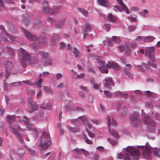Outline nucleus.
Wrapping results in <instances>:
<instances>
[{
  "mask_svg": "<svg viewBox=\"0 0 160 160\" xmlns=\"http://www.w3.org/2000/svg\"><path fill=\"white\" fill-rule=\"evenodd\" d=\"M124 152L125 154V156L122 153H120L118 154V158L120 159L123 158L124 160H130V155L135 159L138 160L139 158L140 153L138 150L130 146H128L126 148Z\"/></svg>",
  "mask_w": 160,
  "mask_h": 160,
  "instance_id": "nucleus-1",
  "label": "nucleus"
},
{
  "mask_svg": "<svg viewBox=\"0 0 160 160\" xmlns=\"http://www.w3.org/2000/svg\"><path fill=\"white\" fill-rule=\"evenodd\" d=\"M15 119L16 117L15 115L11 116L8 115L7 116L6 118L7 121L10 125L9 127L10 131L18 137L21 143H23L24 141L22 138V136L17 131V130L18 131L23 132V129L21 128L20 126L18 124H16L15 126L11 125Z\"/></svg>",
  "mask_w": 160,
  "mask_h": 160,
  "instance_id": "nucleus-2",
  "label": "nucleus"
},
{
  "mask_svg": "<svg viewBox=\"0 0 160 160\" xmlns=\"http://www.w3.org/2000/svg\"><path fill=\"white\" fill-rule=\"evenodd\" d=\"M51 144V139L49 133L43 132L41 137L40 146L42 149H46Z\"/></svg>",
  "mask_w": 160,
  "mask_h": 160,
  "instance_id": "nucleus-3",
  "label": "nucleus"
},
{
  "mask_svg": "<svg viewBox=\"0 0 160 160\" xmlns=\"http://www.w3.org/2000/svg\"><path fill=\"white\" fill-rule=\"evenodd\" d=\"M19 54V55L22 57L21 59L20 62L23 67H26L27 62L31 60V56L25 49L22 48L20 50Z\"/></svg>",
  "mask_w": 160,
  "mask_h": 160,
  "instance_id": "nucleus-4",
  "label": "nucleus"
},
{
  "mask_svg": "<svg viewBox=\"0 0 160 160\" xmlns=\"http://www.w3.org/2000/svg\"><path fill=\"white\" fill-rule=\"evenodd\" d=\"M145 54L148 57L152 62H155L154 57L155 49L153 47H146L145 48Z\"/></svg>",
  "mask_w": 160,
  "mask_h": 160,
  "instance_id": "nucleus-5",
  "label": "nucleus"
},
{
  "mask_svg": "<svg viewBox=\"0 0 160 160\" xmlns=\"http://www.w3.org/2000/svg\"><path fill=\"white\" fill-rule=\"evenodd\" d=\"M138 113L136 112L135 114L132 115L130 117L131 123L135 126H139L141 123V121L138 118Z\"/></svg>",
  "mask_w": 160,
  "mask_h": 160,
  "instance_id": "nucleus-6",
  "label": "nucleus"
},
{
  "mask_svg": "<svg viewBox=\"0 0 160 160\" xmlns=\"http://www.w3.org/2000/svg\"><path fill=\"white\" fill-rule=\"evenodd\" d=\"M151 148L148 146H146V148L142 152V156L148 160H150L151 158L152 153Z\"/></svg>",
  "mask_w": 160,
  "mask_h": 160,
  "instance_id": "nucleus-7",
  "label": "nucleus"
},
{
  "mask_svg": "<svg viewBox=\"0 0 160 160\" xmlns=\"http://www.w3.org/2000/svg\"><path fill=\"white\" fill-rule=\"evenodd\" d=\"M105 82L104 83V87L106 89H110L111 86H114V84L112 79L111 78H105Z\"/></svg>",
  "mask_w": 160,
  "mask_h": 160,
  "instance_id": "nucleus-8",
  "label": "nucleus"
},
{
  "mask_svg": "<svg viewBox=\"0 0 160 160\" xmlns=\"http://www.w3.org/2000/svg\"><path fill=\"white\" fill-rule=\"evenodd\" d=\"M143 120L144 123L148 126H151L152 127H155V122L150 118L149 116H145Z\"/></svg>",
  "mask_w": 160,
  "mask_h": 160,
  "instance_id": "nucleus-9",
  "label": "nucleus"
},
{
  "mask_svg": "<svg viewBox=\"0 0 160 160\" xmlns=\"http://www.w3.org/2000/svg\"><path fill=\"white\" fill-rule=\"evenodd\" d=\"M23 33L26 37L29 40L35 41L37 40V38L32 35L30 32H28L25 30H24Z\"/></svg>",
  "mask_w": 160,
  "mask_h": 160,
  "instance_id": "nucleus-10",
  "label": "nucleus"
},
{
  "mask_svg": "<svg viewBox=\"0 0 160 160\" xmlns=\"http://www.w3.org/2000/svg\"><path fill=\"white\" fill-rule=\"evenodd\" d=\"M97 2L100 5L106 7H109L110 6V3L107 0H97Z\"/></svg>",
  "mask_w": 160,
  "mask_h": 160,
  "instance_id": "nucleus-11",
  "label": "nucleus"
},
{
  "mask_svg": "<svg viewBox=\"0 0 160 160\" xmlns=\"http://www.w3.org/2000/svg\"><path fill=\"white\" fill-rule=\"evenodd\" d=\"M107 120L108 121V130L111 133V125L112 124V125L114 127H115L117 126V123L116 122V121L113 119H112V122L111 123V120L110 119V117L108 116V118H107Z\"/></svg>",
  "mask_w": 160,
  "mask_h": 160,
  "instance_id": "nucleus-12",
  "label": "nucleus"
},
{
  "mask_svg": "<svg viewBox=\"0 0 160 160\" xmlns=\"http://www.w3.org/2000/svg\"><path fill=\"white\" fill-rule=\"evenodd\" d=\"M106 66H107V68H113L114 69L117 70H120V68L118 66V64L112 62L110 63L109 62L108 64H106Z\"/></svg>",
  "mask_w": 160,
  "mask_h": 160,
  "instance_id": "nucleus-13",
  "label": "nucleus"
},
{
  "mask_svg": "<svg viewBox=\"0 0 160 160\" xmlns=\"http://www.w3.org/2000/svg\"><path fill=\"white\" fill-rule=\"evenodd\" d=\"M0 29L1 30L2 32H5V33L8 36V37L9 38L10 40H11L12 41H14L15 40V38L12 35L9 34L7 33L4 28L2 26H1Z\"/></svg>",
  "mask_w": 160,
  "mask_h": 160,
  "instance_id": "nucleus-14",
  "label": "nucleus"
},
{
  "mask_svg": "<svg viewBox=\"0 0 160 160\" xmlns=\"http://www.w3.org/2000/svg\"><path fill=\"white\" fill-rule=\"evenodd\" d=\"M91 31V27L90 25L87 24L86 26V28L83 31V38L85 39L86 36L88 34V32H90Z\"/></svg>",
  "mask_w": 160,
  "mask_h": 160,
  "instance_id": "nucleus-15",
  "label": "nucleus"
},
{
  "mask_svg": "<svg viewBox=\"0 0 160 160\" xmlns=\"http://www.w3.org/2000/svg\"><path fill=\"white\" fill-rule=\"evenodd\" d=\"M30 106H28L29 108L28 110L30 113H32L33 111L37 110L38 108V106L36 104H32Z\"/></svg>",
  "mask_w": 160,
  "mask_h": 160,
  "instance_id": "nucleus-16",
  "label": "nucleus"
},
{
  "mask_svg": "<svg viewBox=\"0 0 160 160\" xmlns=\"http://www.w3.org/2000/svg\"><path fill=\"white\" fill-rule=\"evenodd\" d=\"M108 19L109 20L112 22H116L118 20V18L115 16H113L112 14H109L108 16Z\"/></svg>",
  "mask_w": 160,
  "mask_h": 160,
  "instance_id": "nucleus-17",
  "label": "nucleus"
},
{
  "mask_svg": "<svg viewBox=\"0 0 160 160\" xmlns=\"http://www.w3.org/2000/svg\"><path fill=\"white\" fill-rule=\"evenodd\" d=\"M115 96H120V97H123L125 98H127L128 95L126 93H124L122 92H121L120 91L117 92L115 93Z\"/></svg>",
  "mask_w": 160,
  "mask_h": 160,
  "instance_id": "nucleus-18",
  "label": "nucleus"
},
{
  "mask_svg": "<svg viewBox=\"0 0 160 160\" xmlns=\"http://www.w3.org/2000/svg\"><path fill=\"white\" fill-rule=\"evenodd\" d=\"M116 1L121 4L122 7L126 9L127 10V14H129L130 12L128 10V8H127V6L123 3L122 0H116Z\"/></svg>",
  "mask_w": 160,
  "mask_h": 160,
  "instance_id": "nucleus-19",
  "label": "nucleus"
},
{
  "mask_svg": "<svg viewBox=\"0 0 160 160\" xmlns=\"http://www.w3.org/2000/svg\"><path fill=\"white\" fill-rule=\"evenodd\" d=\"M153 153L154 155L158 158H160V155L159 154V153H160V148H153Z\"/></svg>",
  "mask_w": 160,
  "mask_h": 160,
  "instance_id": "nucleus-20",
  "label": "nucleus"
},
{
  "mask_svg": "<svg viewBox=\"0 0 160 160\" xmlns=\"http://www.w3.org/2000/svg\"><path fill=\"white\" fill-rule=\"evenodd\" d=\"M13 67V65L12 63L10 62H7L6 64V70L10 71L12 69Z\"/></svg>",
  "mask_w": 160,
  "mask_h": 160,
  "instance_id": "nucleus-21",
  "label": "nucleus"
},
{
  "mask_svg": "<svg viewBox=\"0 0 160 160\" xmlns=\"http://www.w3.org/2000/svg\"><path fill=\"white\" fill-rule=\"evenodd\" d=\"M43 89L47 93L52 94L53 93L52 90L48 86H43Z\"/></svg>",
  "mask_w": 160,
  "mask_h": 160,
  "instance_id": "nucleus-22",
  "label": "nucleus"
},
{
  "mask_svg": "<svg viewBox=\"0 0 160 160\" xmlns=\"http://www.w3.org/2000/svg\"><path fill=\"white\" fill-rule=\"evenodd\" d=\"M60 10V7L59 6H54L51 9V12L54 13H57L59 12Z\"/></svg>",
  "mask_w": 160,
  "mask_h": 160,
  "instance_id": "nucleus-23",
  "label": "nucleus"
},
{
  "mask_svg": "<svg viewBox=\"0 0 160 160\" xmlns=\"http://www.w3.org/2000/svg\"><path fill=\"white\" fill-rule=\"evenodd\" d=\"M78 11L82 13L85 16L87 17L88 15V12L86 10L81 8H78Z\"/></svg>",
  "mask_w": 160,
  "mask_h": 160,
  "instance_id": "nucleus-24",
  "label": "nucleus"
},
{
  "mask_svg": "<svg viewBox=\"0 0 160 160\" xmlns=\"http://www.w3.org/2000/svg\"><path fill=\"white\" fill-rule=\"evenodd\" d=\"M107 66L106 65L105 66L102 67H99V70L101 71V72L102 73H108V70L107 69Z\"/></svg>",
  "mask_w": 160,
  "mask_h": 160,
  "instance_id": "nucleus-25",
  "label": "nucleus"
},
{
  "mask_svg": "<svg viewBox=\"0 0 160 160\" xmlns=\"http://www.w3.org/2000/svg\"><path fill=\"white\" fill-rule=\"evenodd\" d=\"M154 39L155 38L154 37L148 36L147 37H145V38L144 39V41L146 42H151L153 41Z\"/></svg>",
  "mask_w": 160,
  "mask_h": 160,
  "instance_id": "nucleus-26",
  "label": "nucleus"
},
{
  "mask_svg": "<svg viewBox=\"0 0 160 160\" xmlns=\"http://www.w3.org/2000/svg\"><path fill=\"white\" fill-rule=\"evenodd\" d=\"M27 129L30 131H33L35 130L36 128L34 126L31 124L30 123L28 125H26Z\"/></svg>",
  "mask_w": 160,
  "mask_h": 160,
  "instance_id": "nucleus-27",
  "label": "nucleus"
},
{
  "mask_svg": "<svg viewBox=\"0 0 160 160\" xmlns=\"http://www.w3.org/2000/svg\"><path fill=\"white\" fill-rule=\"evenodd\" d=\"M80 119L84 125H86L87 122L88 121V118L86 116H83L79 118Z\"/></svg>",
  "mask_w": 160,
  "mask_h": 160,
  "instance_id": "nucleus-28",
  "label": "nucleus"
},
{
  "mask_svg": "<svg viewBox=\"0 0 160 160\" xmlns=\"http://www.w3.org/2000/svg\"><path fill=\"white\" fill-rule=\"evenodd\" d=\"M38 54L44 58H47L48 57V53L43 51H39L38 52Z\"/></svg>",
  "mask_w": 160,
  "mask_h": 160,
  "instance_id": "nucleus-29",
  "label": "nucleus"
},
{
  "mask_svg": "<svg viewBox=\"0 0 160 160\" xmlns=\"http://www.w3.org/2000/svg\"><path fill=\"white\" fill-rule=\"evenodd\" d=\"M17 153L20 157H23L25 154L24 150L22 149H19L17 151Z\"/></svg>",
  "mask_w": 160,
  "mask_h": 160,
  "instance_id": "nucleus-30",
  "label": "nucleus"
},
{
  "mask_svg": "<svg viewBox=\"0 0 160 160\" xmlns=\"http://www.w3.org/2000/svg\"><path fill=\"white\" fill-rule=\"evenodd\" d=\"M64 23V20H61L56 25V27L57 28H61L63 25Z\"/></svg>",
  "mask_w": 160,
  "mask_h": 160,
  "instance_id": "nucleus-31",
  "label": "nucleus"
},
{
  "mask_svg": "<svg viewBox=\"0 0 160 160\" xmlns=\"http://www.w3.org/2000/svg\"><path fill=\"white\" fill-rule=\"evenodd\" d=\"M72 52L74 55V56L75 57H77L80 56V53L79 52L78 50L76 48H74Z\"/></svg>",
  "mask_w": 160,
  "mask_h": 160,
  "instance_id": "nucleus-32",
  "label": "nucleus"
},
{
  "mask_svg": "<svg viewBox=\"0 0 160 160\" xmlns=\"http://www.w3.org/2000/svg\"><path fill=\"white\" fill-rule=\"evenodd\" d=\"M58 38L57 37L53 36L51 38L50 40V42L53 45L55 44L56 43L57 40H58Z\"/></svg>",
  "mask_w": 160,
  "mask_h": 160,
  "instance_id": "nucleus-33",
  "label": "nucleus"
},
{
  "mask_svg": "<svg viewBox=\"0 0 160 160\" xmlns=\"http://www.w3.org/2000/svg\"><path fill=\"white\" fill-rule=\"evenodd\" d=\"M148 66L146 64H143L144 66V67L145 68H147V67L149 66L152 67L154 68H155L156 67V65L153 63H151L149 62H148Z\"/></svg>",
  "mask_w": 160,
  "mask_h": 160,
  "instance_id": "nucleus-34",
  "label": "nucleus"
},
{
  "mask_svg": "<svg viewBox=\"0 0 160 160\" xmlns=\"http://www.w3.org/2000/svg\"><path fill=\"white\" fill-rule=\"evenodd\" d=\"M22 82H24V83L29 85L33 86L35 85V83L34 82H32L29 80H26L23 81Z\"/></svg>",
  "mask_w": 160,
  "mask_h": 160,
  "instance_id": "nucleus-35",
  "label": "nucleus"
},
{
  "mask_svg": "<svg viewBox=\"0 0 160 160\" xmlns=\"http://www.w3.org/2000/svg\"><path fill=\"white\" fill-rule=\"evenodd\" d=\"M23 121L26 125H28L30 123V119L26 116L24 117Z\"/></svg>",
  "mask_w": 160,
  "mask_h": 160,
  "instance_id": "nucleus-36",
  "label": "nucleus"
},
{
  "mask_svg": "<svg viewBox=\"0 0 160 160\" xmlns=\"http://www.w3.org/2000/svg\"><path fill=\"white\" fill-rule=\"evenodd\" d=\"M111 39H112V41L113 42L118 43L120 42V39L118 37L115 36H112L111 38Z\"/></svg>",
  "mask_w": 160,
  "mask_h": 160,
  "instance_id": "nucleus-37",
  "label": "nucleus"
},
{
  "mask_svg": "<svg viewBox=\"0 0 160 160\" xmlns=\"http://www.w3.org/2000/svg\"><path fill=\"white\" fill-rule=\"evenodd\" d=\"M35 91L32 89H27V93L28 94L32 95H34Z\"/></svg>",
  "mask_w": 160,
  "mask_h": 160,
  "instance_id": "nucleus-38",
  "label": "nucleus"
},
{
  "mask_svg": "<svg viewBox=\"0 0 160 160\" xmlns=\"http://www.w3.org/2000/svg\"><path fill=\"white\" fill-rule=\"evenodd\" d=\"M52 107V105L51 103H49L48 104L47 106H41V108H43L44 109H46L48 110H49L51 109Z\"/></svg>",
  "mask_w": 160,
  "mask_h": 160,
  "instance_id": "nucleus-39",
  "label": "nucleus"
},
{
  "mask_svg": "<svg viewBox=\"0 0 160 160\" xmlns=\"http://www.w3.org/2000/svg\"><path fill=\"white\" fill-rule=\"evenodd\" d=\"M114 7L117 8L119 11L122 12L123 11H124L127 13L126 9L125 8H123L122 7H121L118 6L116 5L114 6Z\"/></svg>",
  "mask_w": 160,
  "mask_h": 160,
  "instance_id": "nucleus-40",
  "label": "nucleus"
},
{
  "mask_svg": "<svg viewBox=\"0 0 160 160\" xmlns=\"http://www.w3.org/2000/svg\"><path fill=\"white\" fill-rule=\"evenodd\" d=\"M43 63L45 65L48 66L51 65L52 62L50 59H47L43 62Z\"/></svg>",
  "mask_w": 160,
  "mask_h": 160,
  "instance_id": "nucleus-41",
  "label": "nucleus"
},
{
  "mask_svg": "<svg viewBox=\"0 0 160 160\" xmlns=\"http://www.w3.org/2000/svg\"><path fill=\"white\" fill-rule=\"evenodd\" d=\"M84 140L88 144H92L93 143V142L89 139H88L85 136L83 138Z\"/></svg>",
  "mask_w": 160,
  "mask_h": 160,
  "instance_id": "nucleus-42",
  "label": "nucleus"
},
{
  "mask_svg": "<svg viewBox=\"0 0 160 160\" xmlns=\"http://www.w3.org/2000/svg\"><path fill=\"white\" fill-rule=\"evenodd\" d=\"M104 92L107 97L111 98L112 97V94L110 91L108 90H105Z\"/></svg>",
  "mask_w": 160,
  "mask_h": 160,
  "instance_id": "nucleus-43",
  "label": "nucleus"
},
{
  "mask_svg": "<svg viewBox=\"0 0 160 160\" xmlns=\"http://www.w3.org/2000/svg\"><path fill=\"white\" fill-rule=\"evenodd\" d=\"M43 11L44 13H48L50 11H51V9H50L49 7H48L43 8Z\"/></svg>",
  "mask_w": 160,
  "mask_h": 160,
  "instance_id": "nucleus-44",
  "label": "nucleus"
},
{
  "mask_svg": "<svg viewBox=\"0 0 160 160\" xmlns=\"http://www.w3.org/2000/svg\"><path fill=\"white\" fill-rule=\"evenodd\" d=\"M33 99L32 97H29L28 98V106H30L31 105L32 103Z\"/></svg>",
  "mask_w": 160,
  "mask_h": 160,
  "instance_id": "nucleus-45",
  "label": "nucleus"
},
{
  "mask_svg": "<svg viewBox=\"0 0 160 160\" xmlns=\"http://www.w3.org/2000/svg\"><path fill=\"white\" fill-rule=\"evenodd\" d=\"M86 131L88 133V135L90 137L92 138H94L95 137V135L93 133L88 131L87 129H86Z\"/></svg>",
  "mask_w": 160,
  "mask_h": 160,
  "instance_id": "nucleus-46",
  "label": "nucleus"
},
{
  "mask_svg": "<svg viewBox=\"0 0 160 160\" xmlns=\"http://www.w3.org/2000/svg\"><path fill=\"white\" fill-rule=\"evenodd\" d=\"M123 71L125 73V74L127 75L128 77H132L131 74L129 71H128L126 69H124Z\"/></svg>",
  "mask_w": 160,
  "mask_h": 160,
  "instance_id": "nucleus-47",
  "label": "nucleus"
},
{
  "mask_svg": "<svg viewBox=\"0 0 160 160\" xmlns=\"http://www.w3.org/2000/svg\"><path fill=\"white\" fill-rule=\"evenodd\" d=\"M76 153L78 155L82 154V149H75L74 150Z\"/></svg>",
  "mask_w": 160,
  "mask_h": 160,
  "instance_id": "nucleus-48",
  "label": "nucleus"
},
{
  "mask_svg": "<svg viewBox=\"0 0 160 160\" xmlns=\"http://www.w3.org/2000/svg\"><path fill=\"white\" fill-rule=\"evenodd\" d=\"M98 62L99 65L100 66L99 67H102L105 66V63L100 60H98Z\"/></svg>",
  "mask_w": 160,
  "mask_h": 160,
  "instance_id": "nucleus-49",
  "label": "nucleus"
},
{
  "mask_svg": "<svg viewBox=\"0 0 160 160\" xmlns=\"http://www.w3.org/2000/svg\"><path fill=\"white\" fill-rule=\"evenodd\" d=\"M137 28V26L135 25H130L129 26L130 31L132 32L134 30Z\"/></svg>",
  "mask_w": 160,
  "mask_h": 160,
  "instance_id": "nucleus-50",
  "label": "nucleus"
},
{
  "mask_svg": "<svg viewBox=\"0 0 160 160\" xmlns=\"http://www.w3.org/2000/svg\"><path fill=\"white\" fill-rule=\"evenodd\" d=\"M148 12L146 9H144L142 12L140 13V14L143 17L146 16V14L148 13Z\"/></svg>",
  "mask_w": 160,
  "mask_h": 160,
  "instance_id": "nucleus-51",
  "label": "nucleus"
},
{
  "mask_svg": "<svg viewBox=\"0 0 160 160\" xmlns=\"http://www.w3.org/2000/svg\"><path fill=\"white\" fill-rule=\"evenodd\" d=\"M130 101L133 103H135L137 102L135 97L132 95L130 96Z\"/></svg>",
  "mask_w": 160,
  "mask_h": 160,
  "instance_id": "nucleus-52",
  "label": "nucleus"
},
{
  "mask_svg": "<svg viewBox=\"0 0 160 160\" xmlns=\"http://www.w3.org/2000/svg\"><path fill=\"white\" fill-rule=\"evenodd\" d=\"M108 141L112 144V145H115L117 142L113 139L110 138H108Z\"/></svg>",
  "mask_w": 160,
  "mask_h": 160,
  "instance_id": "nucleus-53",
  "label": "nucleus"
},
{
  "mask_svg": "<svg viewBox=\"0 0 160 160\" xmlns=\"http://www.w3.org/2000/svg\"><path fill=\"white\" fill-rule=\"evenodd\" d=\"M111 134L115 138H118L119 136L118 135V134L116 132H115L114 131H112V132Z\"/></svg>",
  "mask_w": 160,
  "mask_h": 160,
  "instance_id": "nucleus-54",
  "label": "nucleus"
},
{
  "mask_svg": "<svg viewBox=\"0 0 160 160\" xmlns=\"http://www.w3.org/2000/svg\"><path fill=\"white\" fill-rule=\"evenodd\" d=\"M43 8L49 7L48 2L47 1H44L43 2Z\"/></svg>",
  "mask_w": 160,
  "mask_h": 160,
  "instance_id": "nucleus-55",
  "label": "nucleus"
},
{
  "mask_svg": "<svg viewBox=\"0 0 160 160\" xmlns=\"http://www.w3.org/2000/svg\"><path fill=\"white\" fill-rule=\"evenodd\" d=\"M85 76L84 73H82L80 74H79L77 76V78L79 79H82Z\"/></svg>",
  "mask_w": 160,
  "mask_h": 160,
  "instance_id": "nucleus-56",
  "label": "nucleus"
},
{
  "mask_svg": "<svg viewBox=\"0 0 160 160\" xmlns=\"http://www.w3.org/2000/svg\"><path fill=\"white\" fill-rule=\"evenodd\" d=\"M113 42L112 41V39H108L107 40L108 42V45L109 46H112L113 45V43L112 42Z\"/></svg>",
  "mask_w": 160,
  "mask_h": 160,
  "instance_id": "nucleus-57",
  "label": "nucleus"
},
{
  "mask_svg": "<svg viewBox=\"0 0 160 160\" xmlns=\"http://www.w3.org/2000/svg\"><path fill=\"white\" fill-rule=\"evenodd\" d=\"M68 128L70 130V131L73 133L75 132V129L74 128H73L70 126H68Z\"/></svg>",
  "mask_w": 160,
  "mask_h": 160,
  "instance_id": "nucleus-58",
  "label": "nucleus"
},
{
  "mask_svg": "<svg viewBox=\"0 0 160 160\" xmlns=\"http://www.w3.org/2000/svg\"><path fill=\"white\" fill-rule=\"evenodd\" d=\"M21 85L20 82H14L12 83V86H20Z\"/></svg>",
  "mask_w": 160,
  "mask_h": 160,
  "instance_id": "nucleus-59",
  "label": "nucleus"
},
{
  "mask_svg": "<svg viewBox=\"0 0 160 160\" xmlns=\"http://www.w3.org/2000/svg\"><path fill=\"white\" fill-rule=\"evenodd\" d=\"M137 68L139 70L142 72H144L145 71V68H144L142 66L138 65L137 66Z\"/></svg>",
  "mask_w": 160,
  "mask_h": 160,
  "instance_id": "nucleus-60",
  "label": "nucleus"
},
{
  "mask_svg": "<svg viewBox=\"0 0 160 160\" xmlns=\"http://www.w3.org/2000/svg\"><path fill=\"white\" fill-rule=\"evenodd\" d=\"M131 68V66L130 64H128L126 65L125 68L124 69H126L128 71L130 70Z\"/></svg>",
  "mask_w": 160,
  "mask_h": 160,
  "instance_id": "nucleus-61",
  "label": "nucleus"
},
{
  "mask_svg": "<svg viewBox=\"0 0 160 160\" xmlns=\"http://www.w3.org/2000/svg\"><path fill=\"white\" fill-rule=\"evenodd\" d=\"M145 104L147 108H152V105L151 104V103L149 102H146Z\"/></svg>",
  "mask_w": 160,
  "mask_h": 160,
  "instance_id": "nucleus-62",
  "label": "nucleus"
},
{
  "mask_svg": "<svg viewBox=\"0 0 160 160\" xmlns=\"http://www.w3.org/2000/svg\"><path fill=\"white\" fill-rule=\"evenodd\" d=\"M27 149L31 154L33 155L35 153V151L34 150L29 148H28Z\"/></svg>",
  "mask_w": 160,
  "mask_h": 160,
  "instance_id": "nucleus-63",
  "label": "nucleus"
},
{
  "mask_svg": "<svg viewBox=\"0 0 160 160\" xmlns=\"http://www.w3.org/2000/svg\"><path fill=\"white\" fill-rule=\"evenodd\" d=\"M7 49L8 52L10 54H12V50L11 48L9 47H7Z\"/></svg>",
  "mask_w": 160,
  "mask_h": 160,
  "instance_id": "nucleus-64",
  "label": "nucleus"
}]
</instances>
